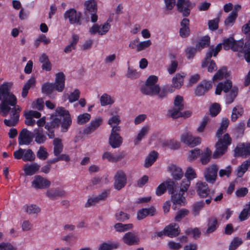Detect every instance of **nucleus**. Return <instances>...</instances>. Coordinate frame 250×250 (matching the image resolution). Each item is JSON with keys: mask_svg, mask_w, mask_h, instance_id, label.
I'll list each match as a JSON object with an SVG mask.
<instances>
[{"mask_svg": "<svg viewBox=\"0 0 250 250\" xmlns=\"http://www.w3.org/2000/svg\"><path fill=\"white\" fill-rule=\"evenodd\" d=\"M12 84L5 82L0 85V114L6 117L10 112V119H4V123L8 126H15L19 120L21 107L17 105V98L10 92Z\"/></svg>", "mask_w": 250, "mask_h": 250, "instance_id": "1", "label": "nucleus"}, {"mask_svg": "<svg viewBox=\"0 0 250 250\" xmlns=\"http://www.w3.org/2000/svg\"><path fill=\"white\" fill-rule=\"evenodd\" d=\"M229 121L228 119L224 118L221 122L220 126L216 132V136L219 139L215 144V150L213 154V157L218 158L223 155L227 151L228 146L232 141L231 138L228 133L222 135L225 133L229 126Z\"/></svg>", "mask_w": 250, "mask_h": 250, "instance_id": "2", "label": "nucleus"}, {"mask_svg": "<svg viewBox=\"0 0 250 250\" xmlns=\"http://www.w3.org/2000/svg\"><path fill=\"white\" fill-rule=\"evenodd\" d=\"M158 78L156 76H149L146 80L145 84L141 87V92L146 95L153 96L157 95L158 98L163 99L166 97V90L161 88L156 83Z\"/></svg>", "mask_w": 250, "mask_h": 250, "instance_id": "3", "label": "nucleus"}, {"mask_svg": "<svg viewBox=\"0 0 250 250\" xmlns=\"http://www.w3.org/2000/svg\"><path fill=\"white\" fill-rule=\"evenodd\" d=\"M230 89L229 93L226 95V103L230 104L232 103L236 97L238 93V88L234 86L232 87V83L229 80H227L224 83H219L216 86L215 94L220 95L222 91L228 93Z\"/></svg>", "mask_w": 250, "mask_h": 250, "instance_id": "4", "label": "nucleus"}, {"mask_svg": "<svg viewBox=\"0 0 250 250\" xmlns=\"http://www.w3.org/2000/svg\"><path fill=\"white\" fill-rule=\"evenodd\" d=\"M65 76L62 72L56 74L55 83H46L42 86V92L46 94H51L56 89L58 92H62L64 87Z\"/></svg>", "mask_w": 250, "mask_h": 250, "instance_id": "5", "label": "nucleus"}, {"mask_svg": "<svg viewBox=\"0 0 250 250\" xmlns=\"http://www.w3.org/2000/svg\"><path fill=\"white\" fill-rule=\"evenodd\" d=\"M56 116H59L62 119L61 121V131L66 132L72 124V120L69 111L62 107H58L55 110Z\"/></svg>", "mask_w": 250, "mask_h": 250, "instance_id": "6", "label": "nucleus"}, {"mask_svg": "<svg viewBox=\"0 0 250 250\" xmlns=\"http://www.w3.org/2000/svg\"><path fill=\"white\" fill-rule=\"evenodd\" d=\"M219 167L215 164L206 167L203 172L204 177L206 182L210 184H214L217 178Z\"/></svg>", "mask_w": 250, "mask_h": 250, "instance_id": "7", "label": "nucleus"}, {"mask_svg": "<svg viewBox=\"0 0 250 250\" xmlns=\"http://www.w3.org/2000/svg\"><path fill=\"white\" fill-rule=\"evenodd\" d=\"M120 131V127H114L111 130L108 143L113 148L120 147L123 143V138L119 133Z\"/></svg>", "mask_w": 250, "mask_h": 250, "instance_id": "8", "label": "nucleus"}, {"mask_svg": "<svg viewBox=\"0 0 250 250\" xmlns=\"http://www.w3.org/2000/svg\"><path fill=\"white\" fill-rule=\"evenodd\" d=\"M85 10L84 15L88 18L89 15H90L91 21L92 22H95L98 20V16L97 15V3L94 0H88L84 2Z\"/></svg>", "mask_w": 250, "mask_h": 250, "instance_id": "9", "label": "nucleus"}, {"mask_svg": "<svg viewBox=\"0 0 250 250\" xmlns=\"http://www.w3.org/2000/svg\"><path fill=\"white\" fill-rule=\"evenodd\" d=\"M114 14L110 15L107 21L103 24V30H100L101 26L98 24H94L91 28H89V32L91 35H95L98 33L100 35H105L110 28V25L109 22L112 21L113 19Z\"/></svg>", "mask_w": 250, "mask_h": 250, "instance_id": "10", "label": "nucleus"}, {"mask_svg": "<svg viewBox=\"0 0 250 250\" xmlns=\"http://www.w3.org/2000/svg\"><path fill=\"white\" fill-rule=\"evenodd\" d=\"M56 116L55 112L51 115L52 120L46 123L44 126L47 130V135L50 139H53L55 137V133L54 129L58 127L61 124V119Z\"/></svg>", "mask_w": 250, "mask_h": 250, "instance_id": "11", "label": "nucleus"}, {"mask_svg": "<svg viewBox=\"0 0 250 250\" xmlns=\"http://www.w3.org/2000/svg\"><path fill=\"white\" fill-rule=\"evenodd\" d=\"M50 185L51 182L49 180L39 175L35 176L31 182L32 188L36 189H45Z\"/></svg>", "mask_w": 250, "mask_h": 250, "instance_id": "12", "label": "nucleus"}, {"mask_svg": "<svg viewBox=\"0 0 250 250\" xmlns=\"http://www.w3.org/2000/svg\"><path fill=\"white\" fill-rule=\"evenodd\" d=\"M81 16V13L77 12L73 8L67 10L64 14V19H68L70 24H76L79 25L82 24Z\"/></svg>", "mask_w": 250, "mask_h": 250, "instance_id": "13", "label": "nucleus"}, {"mask_svg": "<svg viewBox=\"0 0 250 250\" xmlns=\"http://www.w3.org/2000/svg\"><path fill=\"white\" fill-rule=\"evenodd\" d=\"M181 141L191 147L197 146L201 143L200 137H194L189 132L183 133L181 136Z\"/></svg>", "mask_w": 250, "mask_h": 250, "instance_id": "14", "label": "nucleus"}, {"mask_svg": "<svg viewBox=\"0 0 250 250\" xmlns=\"http://www.w3.org/2000/svg\"><path fill=\"white\" fill-rule=\"evenodd\" d=\"M33 134L26 128L21 130L18 137L19 145H29L33 140Z\"/></svg>", "mask_w": 250, "mask_h": 250, "instance_id": "15", "label": "nucleus"}, {"mask_svg": "<svg viewBox=\"0 0 250 250\" xmlns=\"http://www.w3.org/2000/svg\"><path fill=\"white\" fill-rule=\"evenodd\" d=\"M114 188L119 190L123 188L126 184V177L125 173L122 171H118L114 176Z\"/></svg>", "mask_w": 250, "mask_h": 250, "instance_id": "16", "label": "nucleus"}, {"mask_svg": "<svg viewBox=\"0 0 250 250\" xmlns=\"http://www.w3.org/2000/svg\"><path fill=\"white\" fill-rule=\"evenodd\" d=\"M178 11L181 13L183 16L187 17L190 14L191 2L189 0H177L176 3Z\"/></svg>", "mask_w": 250, "mask_h": 250, "instance_id": "17", "label": "nucleus"}, {"mask_svg": "<svg viewBox=\"0 0 250 250\" xmlns=\"http://www.w3.org/2000/svg\"><path fill=\"white\" fill-rule=\"evenodd\" d=\"M212 86L211 81H203L196 87L195 94L202 96L205 94Z\"/></svg>", "mask_w": 250, "mask_h": 250, "instance_id": "18", "label": "nucleus"}, {"mask_svg": "<svg viewBox=\"0 0 250 250\" xmlns=\"http://www.w3.org/2000/svg\"><path fill=\"white\" fill-rule=\"evenodd\" d=\"M198 195L202 198L207 197L209 192V189L208 184L205 182L199 181L195 186Z\"/></svg>", "mask_w": 250, "mask_h": 250, "instance_id": "19", "label": "nucleus"}, {"mask_svg": "<svg viewBox=\"0 0 250 250\" xmlns=\"http://www.w3.org/2000/svg\"><path fill=\"white\" fill-rule=\"evenodd\" d=\"M103 119L101 117H98L91 121L88 126L86 127L83 131L84 134L89 135L95 131L102 124Z\"/></svg>", "mask_w": 250, "mask_h": 250, "instance_id": "20", "label": "nucleus"}, {"mask_svg": "<svg viewBox=\"0 0 250 250\" xmlns=\"http://www.w3.org/2000/svg\"><path fill=\"white\" fill-rule=\"evenodd\" d=\"M66 195L65 190L59 188H51L46 192V195L52 200L56 199L57 197H63Z\"/></svg>", "mask_w": 250, "mask_h": 250, "instance_id": "21", "label": "nucleus"}, {"mask_svg": "<svg viewBox=\"0 0 250 250\" xmlns=\"http://www.w3.org/2000/svg\"><path fill=\"white\" fill-rule=\"evenodd\" d=\"M235 156L246 157L250 155V144H242L240 146L236 147L234 149Z\"/></svg>", "mask_w": 250, "mask_h": 250, "instance_id": "22", "label": "nucleus"}, {"mask_svg": "<svg viewBox=\"0 0 250 250\" xmlns=\"http://www.w3.org/2000/svg\"><path fill=\"white\" fill-rule=\"evenodd\" d=\"M180 233V229L179 225L177 224H170L157 234H179Z\"/></svg>", "mask_w": 250, "mask_h": 250, "instance_id": "23", "label": "nucleus"}, {"mask_svg": "<svg viewBox=\"0 0 250 250\" xmlns=\"http://www.w3.org/2000/svg\"><path fill=\"white\" fill-rule=\"evenodd\" d=\"M40 165L37 163L24 165L23 170L26 175L31 176L36 173L39 170Z\"/></svg>", "mask_w": 250, "mask_h": 250, "instance_id": "24", "label": "nucleus"}, {"mask_svg": "<svg viewBox=\"0 0 250 250\" xmlns=\"http://www.w3.org/2000/svg\"><path fill=\"white\" fill-rule=\"evenodd\" d=\"M189 21L188 19L184 18L181 22L182 27L180 29V35L182 38H186L189 35Z\"/></svg>", "mask_w": 250, "mask_h": 250, "instance_id": "25", "label": "nucleus"}, {"mask_svg": "<svg viewBox=\"0 0 250 250\" xmlns=\"http://www.w3.org/2000/svg\"><path fill=\"white\" fill-rule=\"evenodd\" d=\"M33 136L35 138V141L38 144H43L47 140L42 128L35 129L33 131Z\"/></svg>", "mask_w": 250, "mask_h": 250, "instance_id": "26", "label": "nucleus"}, {"mask_svg": "<svg viewBox=\"0 0 250 250\" xmlns=\"http://www.w3.org/2000/svg\"><path fill=\"white\" fill-rule=\"evenodd\" d=\"M168 170L175 180H180L183 176L182 169L176 165H171L168 167Z\"/></svg>", "mask_w": 250, "mask_h": 250, "instance_id": "27", "label": "nucleus"}, {"mask_svg": "<svg viewBox=\"0 0 250 250\" xmlns=\"http://www.w3.org/2000/svg\"><path fill=\"white\" fill-rule=\"evenodd\" d=\"M79 40V36L76 34H73L72 36V40L70 43L66 45L64 49V53L66 54H68L70 53L72 50H75L76 45Z\"/></svg>", "mask_w": 250, "mask_h": 250, "instance_id": "28", "label": "nucleus"}, {"mask_svg": "<svg viewBox=\"0 0 250 250\" xmlns=\"http://www.w3.org/2000/svg\"><path fill=\"white\" fill-rule=\"evenodd\" d=\"M119 247V243L118 242H105L101 244L98 250H114Z\"/></svg>", "mask_w": 250, "mask_h": 250, "instance_id": "29", "label": "nucleus"}, {"mask_svg": "<svg viewBox=\"0 0 250 250\" xmlns=\"http://www.w3.org/2000/svg\"><path fill=\"white\" fill-rule=\"evenodd\" d=\"M62 139L56 138L53 140V153L55 156H58L61 153L63 150V144Z\"/></svg>", "mask_w": 250, "mask_h": 250, "instance_id": "30", "label": "nucleus"}, {"mask_svg": "<svg viewBox=\"0 0 250 250\" xmlns=\"http://www.w3.org/2000/svg\"><path fill=\"white\" fill-rule=\"evenodd\" d=\"M40 62L42 63V68L43 70L49 71L51 70L52 65L48 59V56L44 53H43L39 58Z\"/></svg>", "mask_w": 250, "mask_h": 250, "instance_id": "31", "label": "nucleus"}, {"mask_svg": "<svg viewBox=\"0 0 250 250\" xmlns=\"http://www.w3.org/2000/svg\"><path fill=\"white\" fill-rule=\"evenodd\" d=\"M250 167V160H247L243 162V163L238 166L237 170V175L238 177H243L245 173L248 170Z\"/></svg>", "mask_w": 250, "mask_h": 250, "instance_id": "32", "label": "nucleus"}, {"mask_svg": "<svg viewBox=\"0 0 250 250\" xmlns=\"http://www.w3.org/2000/svg\"><path fill=\"white\" fill-rule=\"evenodd\" d=\"M182 192L179 191L178 194H171V201L174 205H185L186 203V199L183 197Z\"/></svg>", "mask_w": 250, "mask_h": 250, "instance_id": "33", "label": "nucleus"}, {"mask_svg": "<svg viewBox=\"0 0 250 250\" xmlns=\"http://www.w3.org/2000/svg\"><path fill=\"white\" fill-rule=\"evenodd\" d=\"M211 153V151L208 148H207L202 153L201 152L200 161L202 165H206L210 162Z\"/></svg>", "mask_w": 250, "mask_h": 250, "instance_id": "34", "label": "nucleus"}, {"mask_svg": "<svg viewBox=\"0 0 250 250\" xmlns=\"http://www.w3.org/2000/svg\"><path fill=\"white\" fill-rule=\"evenodd\" d=\"M123 239L124 242L129 246L137 245L139 242L137 235H124Z\"/></svg>", "mask_w": 250, "mask_h": 250, "instance_id": "35", "label": "nucleus"}, {"mask_svg": "<svg viewBox=\"0 0 250 250\" xmlns=\"http://www.w3.org/2000/svg\"><path fill=\"white\" fill-rule=\"evenodd\" d=\"M155 211V209L151 207L149 208H143L138 212L137 218L139 220L143 219L145 218L147 215L151 214L153 215L154 212Z\"/></svg>", "mask_w": 250, "mask_h": 250, "instance_id": "36", "label": "nucleus"}, {"mask_svg": "<svg viewBox=\"0 0 250 250\" xmlns=\"http://www.w3.org/2000/svg\"><path fill=\"white\" fill-rule=\"evenodd\" d=\"M222 48V44L219 43L215 47L211 46L209 47V50L207 53V59H209L212 57V56H216L218 52L221 50Z\"/></svg>", "mask_w": 250, "mask_h": 250, "instance_id": "37", "label": "nucleus"}, {"mask_svg": "<svg viewBox=\"0 0 250 250\" xmlns=\"http://www.w3.org/2000/svg\"><path fill=\"white\" fill-rule=\"evenodd\" d=\"M166 183V188L167 189L168 192L170 194H173L176 191L178 187L177 183L173 181L171 179H168L165 182Z\"/></svg>", "mask_w": 250, "mask_h": 250, "instance_id": "38", "label": "nucleus"}, {"mask_svg": "<svg viewBox=\"0 0 250 250\" xmlns=\"http://www.w3.org/2000/svg\"><path fill=\"white\" fill-rule=\"evenodd\" d=\"M158 153L155 151H152L146 158L145 167H150L156 160L158 157Z\"/></svg>", "mask_w": 250, "mask_h": 250, "instance_id": "39", "label": "nucleus"}, {"mask_svg": "<svg viewBox=\"0 0 250 250\" xmlns=\"http://www.w3.org/2000/svg\"><path fill=\"white\" fill-rule=\"evenodd\" d=\"M250 216V202L246 204L242 211L240 212L238 218L242 222L248 219Z\"/></svg>", "mask_w": 250, "mask_h": 250, "instance_id": "40", "label": "nucleus"}, {"mask_svg": "<svg viewBox=\"0 0 250 250\" xmlns=\"http://www.w3.org/2000/svg\"><path fill=\"white\" fill-rule=\"evenodd\" d=\"M184 77L180 74L177 73L173 77L172 83L175 88L179 89L181 87L184 83Z\"/></svg>", "mask_w": 250, "mask_h": 250, "instance_id": "41", "label": "nucleus"}, {"mask_svg": "<svg viewBox=\"0 0 250 250\" xmlns=\"http://www.w3.org/2000/svg\"><path fill=\"white\" fill-rule=\"evenodd\" d=\"M35 80L34 78H31L28 80L27 83L24 85L21 93V96L23 98H25L28 93V90L30 87L35 85Z\"/></svg>", "mask_w": 250, "mask_h": 250, "instance_id": "42", "label": "nucleus"}, {"mask_svg": "<svg viewBox=\"0 0 250 250\" xmlns=\"http://www.w3.org/2000/svg\"><path fill=\"white\" fill-rule=\"evenodd\" d=\"M228 74L227 72V68L225 67H223L218 70V71L213 76L212 81L213 82L217 80L222 79L224 77L227 78L228 77Z\"/></svg>", "mask_w": 250, "mask_h": 250, "instance_id": "43", "label": "nucleus"}, {"mask_svg": "<svg viewBox=\"0 0 250 250\" xmlns=\"http://www.w3.org/2000/svg\"><path fill=\"white\" fill-rule=\"evenodd\" d=\"M210 38L208 36H204L200 39L199 42L196 46L198 51L201 50L203 48L207 47L209 44Z\"/></svg>", "mask_w": 250, "mask_h": 250, "instance_id": "44", "label": "nucleus"}, {"mask_svg": "<svg viewBox=\"0 0 250 250\" xmlns=\"http://www.w3.org/2000/svg\"><path fill=\"white\" fill-rule=\"evenodd\" d=\"M149 130V127L148 125H146L143 127L139 133H138L137 138L134 140L135 145H137L142 140V139L147 134Z\"/></svg>", "mask_w": 250, "mask_h": 250, "instance_id": "45", "label": "nucleus"}, {"mask_svg": "<svg viewBox=\"0 0 250 250\" xmlns=\"http://www.w3.org/2000/svg\"><path fill=\"white\" fill-rule=\"evenodd\" d=\"M24 211L28 214H38L41 209L35 205H26L23 206Z\"/></svg>", "mask_w": 250, "mask_h": 250, "instance_id": "46", "label": "nucleus"}, {"mask_svg": "<svg viewBox=\"0 0 250 250\" xmlns=\"http://www.w3.org/2000/svg\"><path fill=\"white\" fill-rule=\"evenodd\" d=\"M100 102L102 106H105L113 104L114 101L112 99L110 95L106 93H104L101 96L100 98Z\"/></svg>", "mask_w": 250, "mask_h": 250, "instance_id": "47", "label": "nucleus"}, {"mask_svg": "<svg viewBox=\"0 0 250 250\" xmlns=\"http://www.w3.org/2000/svg\"><path fill=\"white\" fill-rule=\"evenodd\" d=\"M36 158L35 155L31 149H24L23 155V161L24 162H32Z\"/></svg>", "mask_w": 250, "mask_h": 250, "instance_id": "48", "label": "nucleus"}, {"mask_svg": "<svg viewBox=\"0 0 250 250\" xmlns=\"http://www.w3.org/2000/svg\"><path fill=\"white\" fill-rule=\"evenodd\" d=\"M111 115H113L108 121V124L110 125L112 128L114 127H120L119 125L121 123V121L119 115H113L112 112L111 113Z\"/></svg>", "mask_w": 250, "mask_h": 250, "instance_id": "49", "label": "nucleus"}, {"mask_svg": "<svg viewBox=\"0 0 250 250\" xmlns=\"http://www.w3.org/2000/svg\"><path fill=\"white\" fill-rule=\"evenodd\" d=\"M133 227L132 224H123L120 223L116 224L114 228L118 232H122L127 231Z\"/></svg>", "mask_w": 250, "mask_h": 250, "instance_id": "50", "label": "nucleus"}, {"mask_svg": "<svg viewBox=\"0 0 250 250\" xmlns=\"http://www.w3.org/2000/svg\"><path fill=\"white\" fill-rule=\"evenodd\" d=\"M243 109L240 106L234 107L232 109V112L231 116V121L235 122L239 116H241L243 113Z\"/></svg>", "mask_w": 250, "mask_h": 250, "instance_id": "51", "label": "nucleus"}, {"mask_svg": "<svg viewBox=\"0 0 250 250\" xmlns=\"http://www.w3.org/2000/svg\"><path fill=\"white\" fill-rule=\"evenodd\" d=\"M217 219L215 217L210 219L208 224V228L206 231L207 233H211L215 231L217 228Z\"/></svg>", "mask_w": 250, "mask_h": 250, "instance_id": "52", "label": "nucleus"}, {"mask_svg": "<svg viewBox=\"0 0 250 250\" xmlns=\"http://www.w3.org/2000/svg\"><path fill=\"white\" fill-rule=\"evenodd\" d=\"M201 150L198 148H194L188 152V159L189 161L192 162L196 159L201 154Z\"/></svg>", "mask_w": 250, "mask_h": 250, "instance_id": "53", "label": "nucleus"}, {"mask_svg": "<svg viewBox=\"0 0 250 250\" xmlns=\"http://www.w3.org/2000/svg\"><path fill=\"white\" fill-rule=\"evenodd\" d=\"M243 243V240L241 238L238 237H235L231 242L229 250H235L238 247L241 245Z\"/></svg>", "mask_w": 250, "mask_h": 250, "instance_id": "54", "label": "nucleus"}, {"mask_svg": "<svg viewBox=\"0 0 250 250\" xmlns=\"http://www.w3.org/2000/svg\"><path fill=\"white\" fill-rule=\"evenodd\" d=\"M197 51H198V50L197 49L196 46L195 47L192 46L187 47L185 51L187 59H192L194 57Z\"/></svg>", "mask_w": 250, "mask_h": 250, "instance_id": "55", "label": "nucleus"}, {"mask_svg": "<svg viewBox=\"0 0 250 250\" xmlns=\"http://www.w3.org/2000/svg\"><path fill=\"white\" fill-rule=\"evenodd\" d=\"M184 99L183 97L180 95H177L174 102V107L179 109V110H183L184 108Z\"/></svg>", "mask_w": 250, "mask_h": 250, "instance_id": "56", "label": "nucleus"}, {"mask_svg": "<svg viewBox=\"0 0 250 250\" xmlns=\"http://www.w3.org/2000/svg\"><path fill=\"white\" fill-rule=\"evenodd\" d=\"M90 118L91 115L89 113L80 114L77 117V123L79 125H83L88 122Z\"/></svg>", "mask_w": 250, "mask_h": 250, "instance_id": "57", "label": "nucleus"}, {"mask_svg": "<svg viewBox=\"0 0 250 250\" xmlns=\"http://www.w3.org/2000/svg\"><path fill=\"white\" fill-rule=\"evenodd\" d=\"M37 156L40 160H44L48 157V153L45 147L41 146L37 152Z\"/></svg>", "mask_w": 250, "mask_h": 250, "instance_id": "58", "label": "nucleus"}, {"mask_svg": "<svg viewBox=\"0 0 250 250\" xmlns=\"http://www.w3.org/2000/svg\"><path fill=\"white\" fill-rule=\"evenodd\" d=\"M237 17L235 13H230L225 21V25L231 26L235 22Z\"/></svg>", "mask_w": 250, "mask_h": 250, "instance_id": "59", "label": "nucleus"}, {"mask_svg": "<svg viewBox=\"0 0 250 250\" xmlns=\"http://www.w3.org/2000/svg\"><path fill=\"white\" fill-rule=\"evenodd\" d=\"M185 176L187 180H192L197 177L195 170L191 167H188L185 173Z\"/></svg>", "mask_w": 250, "mask_h": 250, "instance_id": "60", "label": "nucleus"}, {"mask_svg": "<svg viewBox=\"0 0 250 250\" xmlns=\"http://www.w3.org/2000/svg\"><path fill=\"white\" fill-rule=\"evenodd\" d=\"M115 218L117 221L124 222L129 219V215L123 211H119L115 214Z\"/></svg>", "mask_w": 250, "mask_h": 250, "instance_id": "61", "label": "nucleus"}, {"mask_svg": "<svg viewBox=\"0 0 250 250\" xmlns=\"http://www.w3.org/2000/svg\"><path fill=\"white\" fill-rule=\"evenodd\" d=\"M204 206V202L203 201L198 202L194 204L193 205V213L194 215H198L200 210Z\"/></svg>", "mask_w": 250, "mask_h": 250, "instance_id": "62", "label": "nucleus"}, {"mask_svg": "<svg viewBox=\"0 0 250 250\" xmlns=\"http://www.w3.org/2000/svg\"><path fill=\"white\" fill-rule=\"evenodd\" d=\"M182 110H179V109L177 108L173 107L168 111V114L172 118L176 119L183 115L182 112H181Z\"/></svg>", "mask_w": 250, "mask_h": 250, "instance_id": "63", "label": "nucleus"}, {"mask_svg": "<svg viewBox=\"0 0 250 250\" xmlns=\"http://www.w3.org/2000/svg\"><path fill=\"white\" fill-rule=\"evenodd\" d=\"M80 91L76 89L73 92H71L68 96V100L70 103L74 102L79 99Z\"/></svg>", "mask_w": 250, "mask_h": 250, "instance_id": "64", "label": "nucleus"}]
</instances>
